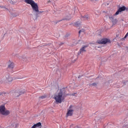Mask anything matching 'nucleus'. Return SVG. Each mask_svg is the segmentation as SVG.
<instances>
[{
	"label": "nucleus",
	"mask_w": 128,
	"mask_h": 128,
	"mask_svg": "<svg viewBox=\"0 0 128 128\" xmlns=\"http://www.w3.org/2000/svg\"><path fill=\"white\" fill-rule=\"evenodd\" d=\"M24 2L26 4H30L31 6L32 10L34 12H36V14L38 12L42 14V12H44V11H40V10H38V3H36L34 0H24Z\"/></svg>",
	"instance_id": "1"
},
{
	"label": "nucleus",
	"mask_w": 128,
	"mask_h": 128,
	"mask_svg": "<svg viewBox=\"0 0 128 128\" xmlns=\"http://www.w3.org/2000/svg\"><path fill=\"white\" fill-rule=\"evenodd\" d=\"M54 99L56 100V104H62V100H64V96L62 92L60 91V92L56 94L54 96Z\"/></svg>",
	"instance_id": "2"
},
{
	"label": "nucleus",
	"mask_w": 128,
	"mask_h": 128,
	"mask_svg": "<svg viewBox=\"0 0 128 128\" xmlns=\"http://www.w3.org/2000/svg\"><path fill=\"white\" fill-rule=\"evenodd\" d=\"M10 114L9 110H6V106L4 105L0 106V114L2 116H8Z\"/></svg>",
	"instance_id": "3"
},
{
	"label": "nucleus",
	"mask_w": 128,
	"mask_h": 128,
	"mask_svg": "<svg viewBox=\"0 0 128 128\" xmlns=\"http://www.w3.org/2000/svg\"><path fill=\"white\" fill-rule=\"evenodd\" d=\"M97 44H110V40L108 38H103L101 40H98Z\"/></svg>",
	"instance_id": "4"
},
{
	"label": "nucleus",
	"mask_w": 128,
	"mask_h": 128,
	"mask_svg": "<svg viewBox=\"0 0 128 128\" xmlns=\"http://www.w3.org/2000/svg\"><path fill=\"white\" fill-rule=\"evenodd\" d=\"M124 10H126V6H122L118 8V10L116 12L114 16H118V14H120V12H124Z\"/></svg>",
	"instance_id": "5"
},
{
	"label": "nucleus",
	"mask_w": 128,
	"mask_h": 128,
	"mask_svg": "<svg viewBox=\"0 0 128 128\" xmlns=\"http://www.w3.org/2000/svg\"><path fill=\"white\" fill-rule=\"evenodd\" d=\"M6 80L7 81L8 84H10V82L14 80L12 77L10 76V75H7L6 76Z\"/></svg>",
	"instance_id": "6"
},
{
	"label": "nucleus",
	"mask_w": 128,
	"mask_h": 128,
	"mask_svg": "<svg viewBox=\"0 0 128 128\" xmlns=\"http://www.w3.org/2000/svg\"><path fill=\"white\" fill-rule=\"evenodd\" d=\"M74 114V110H68L67 113L66 114V117L68 118V116H72V114Z\"/></svg>",
	"instance_id": "7"
},
{
	"label": "nucleus",
	"mask_w": 128,
	"mask_h": 128,
	"mask_svg": "<svg viewBox=\"0 0 128 128\" xmlns=\"http://www.w3.org/2000/svg\"><path fill=\"white\" fill-rule=\"evenodd\" d=\"M88 48V46H83L82 48H81L79 51V52H78V54H82V52H86V48Z\"/></svg>",
	"instance_id": "8"
},
{
	"label": "nucleus",
	"mask_w": 128,
	"mask_h": 128,
	"mask_svg": "<svg viewBox=\"0 0 128 128\" xmlns=\"http://www.w3.org/2000/svg\"><path fill=\"white\" fill-rule=\"evenodd\" d=\"M24 94V92H19V91H17V92H14V96L16 98H18V96H20V94Z\"/></svg>",
	"instance_id": "9"
},
{
	"label": "nucleus",
	"mask_w": 128,
	"mask_h": 128,
	"mask_svg": "<svg viewBox=\"0 0 128 128\" xmlns=\"http://www.w3.org/2000/svg\"><path fill=\"white\" fill-rule=\"evenodd\" d=\"M88 14L84 15V16H81V19L83 20H88Z\"/></svg>",
	"instance_id": "10"
},
{
	"label": "nucleus",
	"mask_w": 128,
	"mask_h": 128,
	"mask_svg": "<svg viewBox=\"0 0 128 128\" xmlns=\"http://www.w3.org/2000/svg\"><path fill=\"white\" fill-rule=\"evenodd\" d=\"M11 127L14 128H18V124L16 122H13L11 124Z\"/></svg>",
	"instance_id": "11"
},
{
	"label": "nucleus",
	"mask_w": 128,
	"mask_h": 128,
	"mask_svg": "<svg viewBox=\"0 0 128 128\" xmlns=\"http://www.w3.org/2000/svg\"><path fill=\"white\" fill-rule=\"evenodd\" d=\"M8 68H10L11 70H12V68H14V62H12L10 63L8 66Z\"/></svg>",
	"instance_id": "12"
},
{
	"label": "nucleus",
	"mask_w": 128,
	"mask_h": 128,
	"mask_svg": "<svg viewBox=\"0 0 128 128\" xmlns=\"http://www.w3.org/2000/svg\"><path fill=\"white\" fill-rule=\"evenodd\" d=\"M74 26L76 28H80V22H78L74 24Z\"/></svg>",
	"instance_id": "13"
},
{
	"label": "nucleus",
	"mask_w": 128,
	"mask_h": 128,
	"mask_svg": "<svg viewBox=\"0 0 128 128\" xmlns=\"http://www.w3.org/2000/svg\"><path fill=\"white\" fill-rule=\"evenodd\" d=\"M34 126H35L36 128H40V126H42V123L39 122L34 124Z\"/></svg>",
	"instance_id": "14"
},
{
	"label": "nucleus",
	"mask_w": 128,
	"mask_h": 128,
	"mask_svg": "<svg viewBox=\"0 0 128 128\" xmlns=\"http://www.w3.org/2000/svg\"><path fill=\"white\" fill-rule=\"evenodd\" d=\"M113 24H116V22H118V20L116 19H114L113 20H112Z\"/></svg>",
	"instance_id": "15"
},
{
	"label": "nucleus",
	"mask_w": 128,
	"mask_h": 128,
	"mask_svg": "<svg viewBox=\"0 0 128 128\" xmlns=\"http://www.w3.org/2000/svg\"><path fill=\"white\" fill-rule=\"evenodd\" d=\"M109 18H110V20H112H112H114V16H109Z\"/></svg>",
	"instance_id": "16"
},
{
	"label": "nucleus",
	"mask_w": 128,
	"mask_h": 128,
	"mask_svg": "<svg viewBox=\"0 0 128 128\" xmlns=\"http://www.w3.org/2000/svg\"><path fill=\"white\" fill-rule=\"evenodd\" d=\"M84 32V29H82V30H80L79 31V32H78L79 34H80V32Z\"/></svg>",
	"instance_id": "17"
},
{
	"label": "nucleus",
	"mask_w": 128,
	"mask_h": 128,
	"mask_svg": "<svg viewBox=\"0 0 128 128\" xmlns=\"http://www.w3.org/2000/svg\"><path fill=\"white\" fill-rule=\"evenodd\" d=\"M39 98H42V100L44 98H46V96H40Z\"/></svg>",
	"instance_id": "18"
},
{
	"label": "nucleus",
	"mask_w": 128,
	"mask_h": 128,
	"mask_svg": "<svg viewBox=\"0 0 128 128\" xmlns=\"http://www.w3.org/2000/svg\"><path fill=\"white\" fill-rule=\"evenodd\" d=\"M92 86H96V83H92Z\"/></svg>",
	"instance_id": "19"
},
{
	"label": "nucleus",
	"mask_w": 128,
	"mask_h": 128,
	"mask_svg": "<svg viewBox=\"0 0 128 128\" xmlns=\"http://www.w3.org/2000/svg\"><path fill=\"white\" fill-rule=\"evenodd\" d=\"M12 16H13L16 18V16H18V14H16V15H14V14H13Z\"/></svg>",
	"instance_id": "20"
},
{
	"label": "nucleus",
	"mask_w": 128,
	"mask_h": 128,
	"mask_svg": "<svg viewBox=\"0 0 128 128\" xmlns=\"http://www.w3.org/2000/svg\"><path fill=\"white\" fill-rule=\"evenodd\" d=\"M76 94V93H74L72 94V96H74Z\"/></svg>",
	"instance_id": "21"
},
{
	"label": "nucleus",
	"mask_w": 128,
	"mask_h": 128,
	"mask_svg": "<svg viewBox=\"0 0 128 128\" xmlns=\"http://www.w3.org/2000/svg\"><path fill=\"white\" fill-rule=\"evenodd\" d=\"M36 126L34 124L31 128H36Z\"/></svg>",
	"instance_id": "22"
},
{
	"label": "nucleus",
	"mask_w": 128,
	"mask_h": 128,
	"mask_svg": "<svg viewBox=\"0 0 128 128\" xmlns=\"http://www.w3.org/2000/svg\"><path fill=\"white\" fill-rule=\"evenodd\" d=\"M72 108V106L70 105L69 107L70 110V108Z\"/></svg>",
	"instance_id": "23"
},
{
	"label": "nucleus",
	"mask_w": 128,
	"mask_h": 128,
	"mask_svg": "<svg viewBox=\"0 0 128 128\" xmlns=\"http://www.w3.org/2000/svg\"><path fill=\"white\" fill-rule=\"evenodd\" d=\"M0 8H2V6H0Z\"/></svg>",
	"instance_id": "24"
},
{
	"label": "nucleus",
	"mask_w": 128,
	"mask_h": 128,
	"mask_svg": "<svg viewBox=\"0 0 128 128\" xmlns=\"http://www.w3.org/2000/svg\"><path fill=\"white\" fill-rule=\"evenodd\" d=\"M91 0L92 2V0Z\"/></svg>",
	"instance_id": "25"
},
{
	"label": "nucleus",
	"mask_w": 128,
	"mask_h": 128,
	"mask_svg": "<svg viewBox=\"0 0 128 128\" xmlns=\"http://www.w3.org/2000/svg\"><path fill=\"white\" fill-rule=\"evenodd\" d=\"M50 1H49L48 2H50Z\"/></svg>",
	"instance_id": "26"
},
{
	"label": "nucleus",
	"mask_w": 128,
	"mask_h": 128,
	"mask_svg": "<svg viewBox=\"0 0 128 128\" xmlns=\"http://www.w3.org/2000/svg\"><path fill=\"white\" fill-rule=\"evenodd\" d=\"M98 48H99L100 47H99V46H98Z\"/></svg>",
	"instance_id": "27"
}]
</instances>
